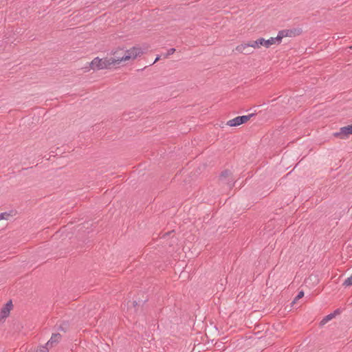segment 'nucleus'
<instances>
[{
  "instance_id": "obj_1",
  "label": "nucleus",
  "mask_w": 352,
  "mask_h": 352,
  "mask_svg": "<svg viewBox=\"0 0 352 352\" xmlns=\"http://www.w3.org/2000/svg\"><path fill=\"white\" fill-rule=\"evenodd\" d=\"M116 59L106 57L99 58L96 57L90 63V67L94 70H100L110 69L112 65H115Z\"/></svg>"
},
{
  "instance_id": "obj_2",
  "label": "nucleus",
  "mask_w": 352,
  "mask_h": 352,
  "mask_svg": "<svg viewBox=\"0 0 352 352\" xmlns=\"http://www.w3.org/2000/svg\"><path fill=\"white\" fill-rule=\"evenodd\" d=\"M219 181L227 184L230 188H232L235 184L232 173L228 169H226L221 173L219 175Z\"/></svg>"
},
{
  "instance_id": "obj_3",
  "label": "nucleus",
  "mask_w": 352,
  "mask_h": 352,
  "mask_svg": "<svg viewBox=\"0 0 352 352\" xmlns=\"http://www.w3.org/2000/svg\"><path fill=\"white\" fill-rule=\"evenodd\" d=\"M255 113H250L246 116H237L227 122V125L230 126H238L241 124L246 123L250 120L251 118L254 117Z\"/></svg>"
},
{
  "instance_id": "obj_4",
  "label": "nucleus",
  "mask_w": 352,
  "mask_h": 352,
  "mask_svg": "<svg viewBox=\"0 0 352 352\" xmlns=\"http://www.w3.org/2000/svg\"><path fill=\"white\" fill-rule=\"evenodd\" d=\"M143 52L140 47H133L128 50H125V54L122 56L121 60H129L130 59H135L138 56L142 54Z\"/></svg>"
},
{
  "instance_id": "obj_5",
  "label": "nucleus",
  "mask_w": 352,
  "mask_h": 352,
  "mask_svg": "<svg viewBox=\"0 0 352 352\" xmlns=\"http://www.w3.org/2000/svg\"><path fill=\"white\" fill-rule=\"evenodd\" d=\"M302 31L301 28H294L290 30H283L278 32V34L280 35L281 40L286 36L293 37L299 36L302 34Z\"/></svg>"
},
{
  "instance_id": "obj_6",
  "label": "nucleus",
  "mask_w": 352,
  "mask_h": 352,
  "mask_svg": "<svg viewBox=\"0 0 352 352\" xmlns=\"http://www.w3.org/2000/svg\"><path fill=\"white\" fill-rule=\"evenodd\" d=\"M351 134H352L351 124L341 127L340 129V131L334 133L333 135L335 137L339 138L340 139H344V138H347Z\"/></svg>"
},
{
  "instance_id": "obj_7",
  "label": "nucleus",
  "mask_w": 352,
  "mask_h": 352,
  "mask_svg": "<svg viewBox=\"0 0 352 352\" xmlns=\"http://www.w3.org/2000/svg\"><path fill=\"white\" fill-rule=\"evenodd\" d=\"M11 301L8 302L0 310V321L3 322L7 318L12 309Z\"/></svg>"
},
{
  "instance_id": "obj_8",
  "label": "nucleus",
  "mask_w": 352,
  "mask_h": 352,
  "mask_svg": "<svg viewBox=\"0 0 352 352\" xmlns=\"http://www.w3.org/2000/svg\"><path fill=\"white\" fill-rule=\"evenodd\" d=\"M174 230L165 233L162 238L167 239L166 245L169 247H173L177 245L178 239L173 234Z\"/></svg>"
},
{
  "instance_id": "obj_9",
  "label": "nucleus",
  "mask_w": 352,
  "mask_h": 352,
  "mask_svg": "<svg viewBox=\"0 0 352 352\" xmlns=\"http://www.w3.org/2000/svg\"><path fill=\"white\" fill-rule=\"evenodd\" d=\"M280 35L278 34L276 37H271L270 38L265 40L263 38L262 45L265 46L266 48H269L271 45L274 44H280L281 42Z\"/></svg>"
},
{
  "instance_id": "obj_10",
  "label": "nucleus",
  "mask_w": 352,
  "mask_h": 352,
  "mask_svg": "<svg viewBox=\"0 0 352 352\" xmlns=\"http://www.w3.org/2000/svg\"><path fill=\"white\" fill-rule=\"evenodd\" d=\"M125 54V50L123 48H118L116 51L112 52L113 57H111V58L116 59L115 65L120 64L122 61H125L124 60H121L122 56L123 54Z\"/></svg>"
},
{
  "instance_id": "obj_11",
  "label": "nucleus",
  "mask_w": 352,
  "mask_h": 352,
  "mask_svg": "<svg viewBox=\"0 0 352 352\" xmlns=\"http://www.w3.org/2000/svg\"><path fill=\"white\" fill-rule=\"evenodd\" d=\"M235 50L239 53L244 54H252L254 51L250 49V46H247V43H242L236 47Z\"/></svg>"
},
{
  "instance_id": "obj_12",
  "label": "nucleus",
  "mask_w": 352,
  "mask_h": 352,
  "mask_svg": "<svg viewBox=\"0 0 352 352\" xmlns=\"http://www.w3.org/2000/svg\"><path fill=\"white\" fill-rule=\"evenodd\" d=\"M263 38L261 37L256 41H250L247 43V46H250V47L252 48H259L262 45Z\"/></svg>"
},
{
  "instance_id": "obj_13",
  "label": "nucleus",
  "mask_w": 352,
  "mask_h": 352,
  "mask_svg": "<svg viewBox=\"0 0 352 352\" xmlns=\"http://www.w3.org/2000/svg\"><path fill=\"white\" fill-rule=\"evenodd\" d=\"M61 339V336L58 333L54 334L51 337L50 340L47 342V346H52L53 344L58 342Z\"/></svg>"
},
{
  "instance_id": "obj_14",
  "label": "nucleus",
  "mask_w": 352,
  "mask_h": 352,
  "mask_svg": "<svg viewBox=\"0 0 352 352\" xmlns=\"http://www.w3.org/2000/svg\"><path fill=\"white\" fill-rule=\"evenodd\" d=\"M338 311H336L333 314H330L328 316H325L321 321L322 324H324L327 322H328L329 320H332L333 318H335L336 315L338 314Z\"/></svg>"
},
{
  "instance_id": "obj_15",
  "label": "nucleus",
  "mask_w": 352,
  "mask_h": 352,
  "mask_svg": "<svg viewBox=\"0 0 352 352\" xmlns=\"http://www.w3.org/2000/svg\"><path fill=\"white\" fill-rule=\"evenodd\" d=\"M50 347H51V346H47V344L45 346H40L38 348L36 352H48Z\"/></svg>"
},
{
  "instance_id": "obj_16",
  "label": "nucleus",
  "mask_w": 352,
  "mask_h": 352,
  "mask_svg": "<svg viewBox=\"0 0 352 352\" xmlns=\"http://www.w3.org/2000/svg\"><path fill=\"white\" fill-rule=\"evenodd\" d=\"M12 216L10 213L2 212L0 214V219H8L9 217Z\"/></svg>"
},
{
  "instance_id": "obj_17",
  "label": "nucleus",
  "mask_w": 352,
  "mask_h": 352,
  "mask_svg": "<svg viewBox=\"0 0 352 352\" xmlns=\"http://www.w3.org/2000/svg\"><path fill=\"white\" fill-rule=\"evenodd\" d=\"M344 284L346 286L352 285V275L345 280Z\"/></svg>"
},
{
  "instance_id": "obj_18",
  "label": "nucleus",
  "mask_w": 352,
  "mask_h": 352,
  "mask_svg": "<svg viewBox=\"0 0 352 352\" xmlns=\"http://www.w3.org/2000/svg\"><path fill=\"white\" fill-rule=\"evenodd\" d=\"M303 296H304V292H303L302 291H300V292L298 293V294L297 295V296L295 298V299H294V302H295L296 300H299V299L302 298Z\"/></svg>"
},
{
  "instance_id": "obj_19",
  "label": "nucleus",
  "mask_w": 352,
  "mask_h": 352,
  "mask_svg": "<svg viewBox=\"0 0 352 352\" xmlns=\"http://www.w3.org/2000/svg\"><path fill=\"white\" fill-rule=\"evenodd\" d=\"M175 52V48H170L168 50L167 54H166V57H168V56L173 54Z\"/></svg>"
},
{
  "instance_id": "obj_20",
  "label": "nucleus",
  "mask_w": 352,
  "mask_h": 352,
  "mask_svg": "<svg viewBox=\"0 0 352 352\" xmlns=\"http://www.w3.org/2000/svg\"><path fill=\"white\" fill-rule=\"evenodd\" d=\"M159 60H160V56H157V57L155 58V60L154 63H155V62L158 61Z\"/></svg>"
},
{
  "instance_id": "obj_21",
  "label": "nucleus",
  "mask_w": 352,
  "mask_h": 352,
  "mask_svg": "<svg viewBox=\"0 0 352 352\" xmlns=\"http://www.w3.org/2000/svg\"><path fill=\"white\" fill-rule=\"evenodd\" d=\"M351 49H352V45L350 47Z\"/></svg>"
}]
</instances>
